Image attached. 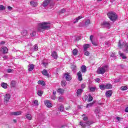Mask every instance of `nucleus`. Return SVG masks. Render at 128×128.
Segmentation results:
<instances>
[{"label": "nucleus", "instance_id": "f257e3e1", "mask_svg": "<svg viewBox=\"0 0 128 128\" xmlns=\"http://www.w3.org/2000/svg\"><path fill=\"white\" fill-rule=\"evenodd\" d=\"M50 28V22H42L38 24V32H44Z\"/></svg>", "mask_w": 128, "mask_h": 128}, {"label": "nucleus", "instance_id": "f03ea898", "mask_svg": "<svg viewBox=\"0 0 128 128\" xmlns=\"http://www.w3.org/2000/svg\"><path fill=\"white\" fill-rule=\"evenodd\" d=\"M108 70V66L107 65L99 68L97 70L98 74H104Z\"/></svg>", "mask_w": 128, "mask_h": 128}, {"label": "nucleus", "instance_id": "7ed1b4c3", "mask_svg": "<svg viewBox=\"0 0 128 128\" xmlns=\"http://www.w3.org/2000/svg\"><path fill=\"white\" fill-rule=\"evenodd\" d=\"M108 16L112 22H116L118 18V16L114 12H109L108 14Z\"/></svg>", "mask_w": 128, "mask_h": 128}, {"label": "nucleus", "instance_id": "20e7f679", "mask_svg": "<svg viewBox=\"0 0 128 128\" xmlns=\"http://www.w3.org/2000/svg\"><path fill=\"white\" fill-rule=\"evenodd\" d=\"M92 124V122L90 120H87V122H80V125L81 126H82L83 128H85L86 126H90Z\"/></svg>", "mask_w": 128, "mask_h": 128}, {"label": "nucleus", "instance_id": "39448f33", "mask_svg": "<svg viewBox=\"0 0 128 128\" xmlns=\"http://www.w3.org/2000/svg\"><path fill=\"white\" fill-rule=\"evenodd\" d=\"M118 46L120 48H124V46H126V42L123 40H120L118 44Z\"/></svg>", "mask_w": 128, "mask_h": 128}, {"label": "nucleus", "instance_id": "423d86ee", "mask_svg": "<svg viewBox=\"0 0 128 128\" xmlns=\"http://www.w3.org/2000/svg\"><path fill=\"white\" fill-rule=\"evenodd\" d=\"M10 98V94H6L4 96V104H8V102Z\"/></svg>", "mask_w": 128, "mask_h": 128}, {"label": "nucleus", "instance_id": "0eeeda50", "mask_svg": "<svg viewBox=\"0 0 128 128\" xmlns=\"http://www.w3.org/2000/svg\"><path fill=\"white\" fill-rule=\"evenodd\" d=\"M50 4V0H45L43 2L42 6L44 8H46V6H48Z\"/></svg>", "mask_w": 128, "mask_h": 128}, {"label": "nucleus", "instance_id": "6e6552de", "mask_svg": "<svg viewBox=\"0 0 128 128\" xmlns=\"http://www.w3.org/2000/svg\"><path fill=\"white\" fill-rule=\"evenodd\" d=\"M102 26H103L104 28H110V24L108 22H103Z\"/></svg>", "mask_w": 128, "mask_h": 128}, {"label": "nucleus", "instance_id": "1a4fd4ad", "mask_svg": "<svg viewBox=\"0 0 128 128\" xmlns=\"http://www.w3.org/2000/svg\"><path fill=\"white\" fill-rule=\"evenodd\" d=\"M44 104L47 106V108H52V104L50 102V100H46L44 101Z\"/></svg>", "mask_w": 128, "mask_h": 128}, {"label": "nucleus", "instance_id": "9d476101", "mask_svg": "<svg viewBox=\"0 0 128 128\" xmlns=\"http://www.w3.org/2000/svg\"><path fill=\"white\" fill-rule=\"evenodd\" d=\"M64 76L66 78V79L68 82H70L72 80V76L70 75H69L68 73L66 72L64 74Z\"/></svg>", "mask_w": 128, "mask_h": 128}, {"label": "nucleus", "instance_id": "9b49d317", "mask_svg": "<svg viewBox=\"0 0 128 128\" xmlns=\"http://www.w3.org/2000/svg\"><path fill=\"white\" fill-rule=\"evenodd\" d=\"M77 76L78 77V80L82 82V72L80 71H79L77 73Z\"/></svg>", "mask_w": 128, "mask_h": 128}, {"label": "nucleus", "instance_id": "f8f14e48", "mask_svg": "<svg viewBox=\"0 0 128 128\" xmlns=\"http://www.w3.org/2000/svg\"><path fill=\"white\" fill-rule=\"evenodd\" d=\"M51 56L52 58H54V60H56V58H58V54L56 51L52 52Z\"/></svg>", "mask_w": 128, "mask_h": 128}, {"label": "nucleus", "instance_id": "ddd939ff", "mask_svg": "<svg viewBox=\"0 0 128 128\" xmlns=\"http://www.w3.org/2000/svg\"><path fill=\"white\" fill-rule=\"evenodd\" d=\"M112 90L107 91L106 93V98H110V96H112Z\"/></svg>", "mask_w": 128, "mask_h": 128}, {"label": "nucleus", "instance_id": "4468645a", "mask_svg": "<svg viewBox=\"0 0 128 128\" xmlns=\"http://www.w3.org/2000/svg\"><path fill=\"white\" fill-rule=\"evenodd\" d=\"M84 52H86L88 48H90V44H85L83 46Z\"/></svg>", "mask_w": 128, "mask_h": 128}, {"label": "nucleus", "instance_id": "2eb2a0df", "mask_svg": "<svg viewBox=\"0 0 128 128\" xmlns=\"http://www.w3.org/2000/svg\"><path fill=\"white\" fill-rule=\"evenodd\" d=\"M11 114L12 116H20V114H22L21 111H17L15 112H12L11 113Z\"/></svg>", "mask_w": 128, "mask_h": 128}, {"label": "nucleus", "instance_id": "dca6fc26", "mask_svg": "<svg viewBox=\"0 0 128 128\" xmlns=\"http://www.w3.org/2000/svg\"><path fill=\"white\" fill-rule=\"evenodd\" d=\"M34 64H30L28 66V70L29 72H32V70H34Z\"/></svg>", "mask_w": 128, "mask_h": 128}, {"label": "nucleus", "instance_id": "f3484780", "mask_svg": "<svg viewBox=\"0 0 128 128\" xmlns=\"http://www.w3.org/2000/svg\"><path fill=\"white\" fill-rule=\"evenodd\" d=\"M81 72H82L84 73L86 72V66L83 65L81 67Z\"/></svg>", "mask_w": 128, "mask_h": 128}, {"label": "nucleus", "instance_id": "a211bd4d", "mask_svg": "<svg viewBox=\"0 0 128 128\" xmlns=\"http://www.w3.org/2000/svg\"><path fill=\"white\" fill-rule=\"evenodd\" d=\"M26 118H27V120H32V114H28L26 115Z\"/></svg>", "mask_w": 128, "mask_h": 128}, {"label": "nucleus", "instance_id": "6ab92c4d", "mask_svg": "<svg viewBox=\"0 0 128 128\" xmlns=\"http://www.w3.org/2000/svg\"><path fill=\"white\" fill-rule=\"evenodd\" d=\"M92 38H94V36H90V40L92 42V44H94V46H98V43H96L95 42L92 41Z\"/></svg>", "mask_w": 128, "mask_h": 128}, {"label": "nucleus", "instance_id": "aec40b11", "mask_svg": "<svg viewBox=\"0 0 128 128\" xmlns=\"http://www.w3.org/2000/svg\"><path fill=\"white\" fill-rule=\"evenodd\" d=\"M30 4L32 6L36 7L38 6V2H36L32 1L30 2Z\"/></svg>", "mask_w": 128, "mask_h": 128}, {"label": "nucleus", "instance_id": "412c9836", "mask_svg": "<svg viewBox=\"0 0 128 128\" xmlns=\"http://www.w3.org/2000/svg\"><path fill=\"white\" fill-rule=\"evenodd\" d=\"M81 18H82V16H79L77 18L74 19V24L78 22V20H80Z\"/></svg>", "mask_w": 128, "mask_h": 128}, {"label": "nucleus", "instance_id": "4be33fe9", "mask_svg": "<svg viewBox=\"0 0 128 128\" xmlns=\"http://www.w3.org/2000/svg\"><path fill=\"white\" fill-rule=\"evenodd\" d=\"M42 74H44V76H50V74L48 73V71L46 69H44L42 71Z\"/></svg>", "mask_w": 128, "mask_h": 128}, {"label": "nucleus", "instance_id": "5701e85b", "mask_svg": "<svg viewBox=\"0 0 128 128\" xmlns=\"http://www.w3.org/2000/svg\"><path fill=\"white\" fill-rule=\"evenodd\" d=\"M82 90H83L82 88H80L77 90L76 94H77L78 96L82 94Z\"/></svg>", "mask_w": 128, "mask_h": 128}, {"label": "nucleus", "instance_id": "b1692460", "mask_svg": "<svg viewBox=\"0 0 128 128\" xmlns=\"http://www.w3.org/2000/svg\"><path fill=\"white\" fill-rule=\"evenodd\" d=\"M118 54L120 56L122 57V60H126V56H124V53H122L120 52H119Z\"/></svg>", "mask_w": 128, "mask_h": 128}, {"label": "nucleus", "instance_id": "393cba45", "mask_svg": "<svg viewBox=\"0 0 128 128\" xmlns=\"http://www.w3.org/2000/svg\"><path fill=\"white\" fill-rule=\"evenodd\" d=\"M2 52H3V54H6L8 52V50L6 47H4L2 49Z\"/></svg>", "mask_w": 128, "mask_h": 128}, {"label": "nucleus", "instance_id": "a878e982", "mask_svg": "<svg viewBox=\"0 0 128 128\" xmlns=\"http://www.w3.org/2000/svg\"><path fill=\"white\" fill-rule=\"evenodd\" d=\"M100 88L102 90H106V84H100L99 86Z\"/></svg>", "mask_w": 128, "mask_h": 128}, {"label": "nucleus", "instance_id": "bb28decb", "mask_svg": "<svg viewBox=\"0 0 128 128\" xmlns=\"http://www.w3.org/2000/svg\"><path fill=\"white\" fill-rule=\"evenodd\" d=\"M106 90V89H110L112 88V86L110 84H106L105 85Z\"/></svg>", "mask_w": 128, "mask_h": 128}, {"label": "nucleus", "instance_id": "cd10ccee", "mask_svg": "<svg viewBox=\"0 0 128 128\" xmlns=\"http://www.w3.org/2000/svg\"><path fill=\"white\" fill-rule=\"evenodd\" d=\"M1 86L3 88H8V84L6 83L2 82L1 84Z\"/></svg>", "mask_w": 128, "mask_h": 128}, {"label": "nucleus", "instance_id": "c85d7f7f", "mask_svg": "<svg viewBox=\"0 0 128 128\" xmlns=\"http://www.w3.org/2000/svg\"><path fill=\"white\" fill-rule=\"evenodd\" d=\"M59 94H64V90L62 88H58L57 90Z\"/></svg>", "mask_w": 128, "mask_h": 128}, {"label": "nucleus", "instance_id": "c756f323", "mask_svg": "<svg viewBox=\"0 0 128 128\" xmlns=\"http://www.w3.org/2000/svg\"><path fill=\"white\" fill-rule=\"evenodd\" d=\"M64 110V107L63 105H60L58 108L59 112H62Z\"/></svg>", "mask_w": 128, "mask_h": 128}, {"label": "nucleus", "instance_id": "7c9ffc66", "mask_svg": "<svg viewBox=\"0 0 128 128\" xmlns=\"http://www.w3.org/2000/svg\"><path fill=\"white\" fill-rule=\"evenodd\" d=\"M96 90V87H89L90 92H94Z\"/></svg>", "mask_w": 128, "mask_h": 128}, {"label": "nucleus", "instance_id": "2f4dec72", "mask_svg": "<svg viewBox=\"0 0 128 128\" xmlns=\"http://www.w3.org/2000/svg\"><path fill=\"white\" fill-rule=\"evenodd\" d=\"M37 94L38 96H42V94H44V92L40 90H38V91L37 92Z\"/></svg>", "mask_w": 128, "mask_h": 128}, {"label": "nucleus", "instance_id": "473e14b6", "mask_svg": "<svg viewBox=\"0 0 128 128\" xmlns=\"http://www.w3.org/2000/svg\"><path fill=\"white\" fill-rule=\"evenodd\" d=\"M92 100H94V98H92V95L89 94L88 95V102H92Z\"/></svg>", "mask_w": 128, "mask_h": 128}, {"label": "nucleus", "instance_id": "72a5a7b5", "mask_svg": "<svg viewBox=\"0 0 128 128\" xmlns=\"http://www.w3.org/2000/svg\"><path fill=\"white\" fill-rule=\"evenodd\" d=\"M125 46H126L127 48H125L124 50V52H126V54H128V44H125Z\"/></svg>", "mask_w": 128, "mask_h": 128}, {"label": "nucleus", "instance_id": "f704fd0d", "mask_svg": "<svg viewBox=\"0 0 128 128\" xmlns=\"http://www.w3.org/2000/svg\"><path fill=\"white\" fill-rule=\"evenodd\" d=\"M94 102H93L92 103H90L87 104L86 108H90V106H94Z\"/></svg>", "mask_w": 128, "mask_h": 128}, {"label": "nucleus", "instance_id": "c9c22d12", "mask_svg": "<svg viewBox=\"0 0 128 128\" xmlns=\"http://www.w3.org/2000/svg\"><path fill=\"white\" fill-rule=\"evenodd\" d=\"M10 86H12L13 88H14V86H16V81L12 80L11 82Z\"/></svg>", "mask_w": 128, "mask_h": 128}, {"label": "nucleus", "instance_id": "e433bc0d", "mask_svg": "<svg viewBox=\"0 0 128 128\" xmlns=\"http://www.w3.org/2000/svg\"><path fill=\"white\" fill-rule=\"evenodd\" d=\"M72 54L74 56H76V54H78V50L76 49L74 50H72Z\"/></svg>", "mask_w": 128, "mask_h": 128}, {"label": "nucleus", "instance_id": "4c0bfd02", "mask_svg": "<svg viewBox=\"0 0 128 128\" xmlns=\"http://www.w3.org/2000/svg\"><path fill=\"white\" fill-rule=\"evenodd\" d=\"M90 24V20H87L84 23L85 26H88V24Z\"/></svg>", "mask_w": 128, "mask_h": 128}, {"label": "nucleus", "instance_id": "58836bf2", "mask_svg": "<svg viewBox=\"0 0 128 128\" xmlns=\"http://www.w3.org/2000/svg\"><path fill=\"white\" fill-rule=\"evenodd\" d=\"M62 86H66V80H62Z\"/></svg>", "mask_w": 128, "mask_h": 128}, {"label": "nucleus", "instance_id": "ea45409f", "mask_svg": "<svg viewBox=\"0 0 128 128\" xmlns=\"http://www.w3.org/2000/svg\"><path fill=\"white\" fill-rule=\"evenodd\" d=\"M38 84H42V86H44V82L42 80H39L38 81Z\"/></svg>", "mask_w": 128, "mask_h": 128}, {"label": "nucleus", "instance_id": "a19ab883", "mask_svg": "<svg viewBox=\"0 0 128 128\" xmlns=\"http://www.w3.org/2000/svg\"><path fill=\"white\" fill-rule=\"evenodd\" d=\"M120 88L122 90H128V87L126 86H122Z\"/></svg>", "mask_w": 128, "mask_h": 128}, {"label": "nucleus", "instance_id": "79ce46f5", "mask_svg": "<svg viewBox=\"0 0 128 128\" xmlns=\"http://www.w3.org/2000/svg\"><path fill=\"white\" fill-rule=\"evenodd\" d=\"M34 52H36V50H38V47L37 44H35L34 46Z\"/></svg>", "mask_w": 128, "mask_h": 128}, {"label": "nucleus", "instance_id": "37998d69", "mask_svg": "<svg viewBox=\"0 0 128 128\" xmlns=\"http://www.w3.org/2000/svg\"><path fill=\"white\" fill-rule=\"evenodd\" d=\"M84 56H90V52L88 51H84Z\"/></svg>", "mask_w": 128, "mask_h": 128}, {"label": "nucleus", "instance_id": "c03bdc74", "mask_svg": "<svg viewBox=\"0 0 128 128\" xmlns=\"http://www.w3.org/2000/svg\"><path fill=\"white\" fill-rule=\"evenodd\" d=\"M34 106H38V100H35L34 101Z\"/></svg>", "mask_w": 128, "mask_h": 128}, {"label": "nucleus", "instance_id": "a18cd8bd", "mask_svg": "<svg viewBox=\"0 0 128 128\" xmlns=\"http://www.w3.org/2000/svg\"><path fill=\"white\" fill-rule=\"evenodd\" d=\"M36 32H34V31L32 32V34H30V36H32V37L34 36H36Z\"/></svg>", "mask_w": 128, "mask_h": 128}, {"label": "nucleus", "instance_id": "49530a36", "mask_svg": "<svg viewBox=\"0 0 128 128\" xmlns=\"http://www.w3.org/2000/svg\"><path fill=\"white\" fill-rule=\"evenodd\" d=\"M14 72V70L12 69H8L7 70V72H8V74H10V72Z\"/></svg>", "mask_w": 128, "mask_h": 128}, {"label": "nucleus", "instance_id": "de8ad7c7", "mask_svg": "<svg viewBox=\"0 0 128 128\" xmlns=\"http://www.w3.org/2000/svg\"><path fill=\"white\" fill-rule=\"evenodd\" d=\"M4 6L2 5H0V10H5Z\"/></svg>", "mask_w": 128, "mask_h": 128}, {"label": "nucleus", "instance_id": "09e8293b", "mask_svg": "<svg viewBox=\"0 0 128 128\" xmlns=\"http://www.w3.org/2000/svg\"><path fill=\"white\" fill-rule=\"evenodd\" d=\"M64 100V98L62 97H59L58 98V101L60 102H62Z\"/></svg>", "mask_w": 128, "mask_h": 128}, {"label": "nucleus", "instance_id": "8fccbe9b", "mask_svg": "<svg viewBox=\"0 0 128 128\" xmlns=\"http://www.w3.org/2000/svg\"><path fill=\"white\" fill-rule=\"evenodd\" d=\"M51 98L52 100H56V95L51 96Z\"/></svg>", "mask_w": 128, "mask_h": 128}, {"label": "nucleus", "instance_id": "3c124183", "mask_svg": "<svg viewBox=\"0 0 128 128\" xmlns=\"http://www.w3.org/2000/svg\"><path fill=\"white\" fill-rule=\"evenodd\" d=\"M82 88H86V84H82L81 85Z\"/></svg>", "mask_w": 128, "mask_h": 128}, {"label": "nucleus", "instance_id": "603ef678", "mask_svg": "<svg viewBox=\"0 0 128 128\" xmlns=\"http://www.w3.org/2000/svg\"><path fill=\"white\" fill-rule=\"evenodd\" d=\"M3 59H2L3 60H6L8 58V56H4L3 57Z\"/></svg>", "mask_w": 128, "mask_h": 128}, {"label": "nucleus", "instance_id": "864d4df0", "mask_svg": "<svg viewBox=\"0 0 128 128\" xmlns=\"http://www.w3.org/2000/svg\"><path fill=\"white\" fill-rule=\"evenodd\" d=\"M88 116H84V118H83V120H84V121H86V120H88Z\"/></svg>", "mask_w": 128, "mask_h": 128}, {"label": "nucleus", "instance_id": "5fc2aeb1", "mask_svg": "<svg viewBox=\"0 0 128 128\" xmlns=\"http://www.w3.org/2000/svg\"><path fill=\"white\" fill-rule=\"evenodd\" d=\"M100 80V79L99 78H96V82H98Z\"/></svg>", "mask_w": 128, "mask_h": 128}, {"label": "nucleus", "instance_id": "6e6d98bb", "mask_svg": "<svg viewBox=\"0 0 128 128\" xmlns=\"http://www.w3.org/2000/svg\"><path fill=\"white\" fill-rule=\"evenodd\" d=\"M116 120H118L120 121V120H122V118H120V117H117Z\"/></svg>", "mask_w": 128, "mask_h": 128}, {"label": "nucleus", "instance_id": "4d7b16f0", "mask_svg": "<svg viewBox=\"0 0 128 128\" xmlns=\"http://www.w3.org/2000/svg\"><path fill=\"white\" fill-rule=\"evenodd\" d=\"M111 56L112 58H116V54H114V53H112V54H111Z\"/></svg>", "mask_w": 128, "mask_h": 128}, {"label": "nucleus", "instance_id": "13d9d810", "mask_svg": "<svg viewBox=\"0 0 128 128\" xmlns=\"http://www.w3.org/2000/svg\"><path fill=\"white\" fill-rule=\"evenodd\" d=\"M66 12V10L64 9H62L61 10V12H62V14H64V12Z\"/></svg>", "mask_w": 128, "mask_h": 128}, {"label": "nucleus", "instance_id": "bf43d9fd", "mask_svg": "<svg viewBox=\"0 0 128 128\" xmlns=\"http://www.w3.org/2000/svg\"><path fill=\"white\" fill-rule=\"evenodd\" d=\"M8 10H12V8L10 6H8Z\"/></svg>", "mask_w": 128, "mask_h": 128}, {"label": "nucleus", "instance_id": "052dcab7", "mask_svg": "<svg viewBox=\"0 0 128 128\" xmlns=\"http://www.w3.org/2000/svg\"><path fill=\"white\" fill-rule=\"evenodd\" d=\"M126 112H128V107H126L125 109Z\"/></svg>", "mask_w": 128, "mask_h": 128}, {"label": "nucleus", "instance_id": "680f3d73", "mask_svg": "<svg viewBox=\"0 0 128 128\" xmlns=\"http://www.w3.org/2000/svg\"><path fill=\"white\" fill-rule=\"evenodd\" d=\"M53 94L54 96H56V92L53 91Z\"/></svg>", "mask_w": 128, "mask_h": 128}, {"label": "nucleus", "instance_id": "e2e57ef3", "mask_svg": "<svg viewBox=\"0 0 128 128\" xmlns=\"http://www.w3.org/2000/svg\"><path fill=\"white\" fill-rule=\"evenodd\" d=\"M43 64H44V66H47L48 65V63H46V62H43Z\"/></svg>", "mask_w": 128, "mask_h": 128}, {"label": "nucleus", "instance_id": "0e129e2a", "mask_svg": "<svg viewBox=\"0 0 128 128\" xmlns=\"http://www.w3.org/2000/svg\"><path fill=\"white\" fill-rule=\"evenodd\" d=\"M5 44L4 42H2L0 43V44Z\"/></svg>", "mask_w": 128, "mask_h": 128}, {"label": "nucleus", "instance_id": "69168bd1", "mask_svg": "<svg viewBox=\"0 0 128 128\" xmlns=\"http://www.w3.org/2000/svg\"><path fill=\"white\" fill-rule=\"evenodd\" d=\"M116 82H120V79H118V80H115Z\"/></svg>", "mask_w": 128, "mask_h": 128}, {"label": "nucleus", "instance_id": "338daca9", "mask_svg": "<svg viewBox=\"0 0 128 128\" xmlns=\"http://www.w3.org/2000/svg\"><path fill=\"white\" fill-rule=\"evenodd\" d=\"M80 40V37H78V38H76V40Z\"/></svg>", "mask_w": 128, "mask_h": 128}, {"label": "nucleus", "instance_id": "774afa93", "mask_svg": "<svg viewBox=\"0 0 128 128\" xmlns=\"http://www.w3.org/2000/svg\"><path fill=\"white\" fill-rule=\"evenodd\" d=\"M13 122H16V120H15V119H14V120H13Z\"/></svg>", "mask_w": 128, "mask_h": 128}]
</instances>
